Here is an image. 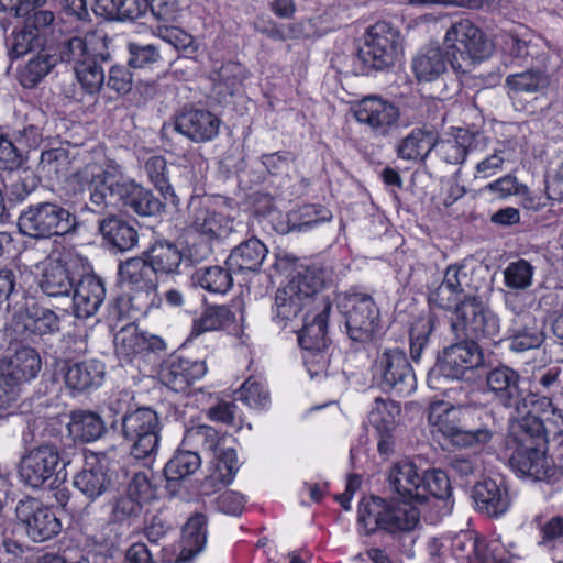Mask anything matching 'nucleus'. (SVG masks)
<instances>
[{"instance_id": "f257e3e1", "label": "nucleus", "mask_w": 563, "mask_h": 563, "mask_svg": "<svg viewBox=\"0 0 563 563\" xmlns=\"http://www.w3.org/2000/svg\"><path fill=\"white\" fill-rule=\"evenodd\" d=\"M68 183L76 191H88L93 212L101 213L122 203L141 217H152L164 208L150 189L125 176L122 166L112 159L86 164L68 178Z\"/></svg>"}, {"instance_id": "f03ea898", "label": "nucleus", "mask_w": 563, "mask_h": 563, "mask_svg": "<svg viewBox=\"0 0 563 563\" xmlns=\"http://www.w3.org/2000/svg\"><path fill=\"white\" fill-rule=\"evenodd\" d=\"M64 437L43 439L41 444L26 448L18 464V476L29 487L40 488L53 478L58 467L70 463L71 441Z\"/></svg>"}, {"instance_id": "7ed1b4c3", "label": "nucleus", "mask_w": 563, "mask_h": 563, "mask_svg": "<svg viewBox=\"0 0 563 563\" xmlns=\"http://www.w3.org/2000/svg\"><path fill=\"white\" fill-rule=\"evenodd\" d=\"M323 282V273L319 268L298 269L275 294L273 321L282 328L290 325L306 308L320 301L316 295L322 288Z\"/></svg>"}, {"instance_id": "20e7f679", "label": "nucleus", "mask_w": 563, "mask_h": 563, "mask_svg": "<svg viewBox=\"0 0 563 563\" xmlns=\"http://www.w3.org/2000/svg\"><path fill=\"white\" fill-rule=\"evenodd\" d=\"M443 45L452 69L457 74L472 71L476 62L489 56L493 44L471 20L460 19L446 30Z\"/></svg>"}, {"instance_id": "39448f33", "label": "nucleus", "mask_w": 563, "mask_h": 563, "mask_svg": "<svg viewBox=\"0 0 563 563\" xmlns=\"http://www.w3.org/2000/svg\"><path fill=\"white\" fill-rule=\"evenodd\" d=\"M79 225L68 209L49 201L27 206L19 216L20 232L33 239H48L74 233Z\"/></svg>"}, {"instance_id": "423d86ee", "label": "nucleus", "mask_w": 563, "mask_h": 563, "mask_svg": "<svg viewBox=\"0 0 563 563\" xmlns=\"http://www.w3.org/2000/svg\"><path fill=\"white\" fill-rule=\"evenodd\" d=\"M121 424L123 437L132 442V456L152 462L159 449L161 424L156 411L142 407L125 412Z\"/></svg>"}, {"instance_id": "0eeeda50", "label": "nucleus", "mask_w": 563, "mask_h": 563, "mask_svg": "<svg viewBox=\"0 0 563 563\" xmlns=\"http://www.w3.org/2000/svg\"><path fill=\"white\" fill-rule=\"evenodd\" d=\"M451 331L459 340L494 339L499 333V319L473 294L454 309Z\"/></svg>"}, {"instance_id": "6e6552de", "label": "nucleus", "mask_w": 563, "mask_h": 563, "mask_svg": "<svg viewBox=\"0 0 563 563\" xmlns=\"http://www.w3.org/2000/svg\"><path fill=\"white\" fill-rule=\"evenodd\" d=\"M338 307L345 319L347 335L355 342H368L379 328L380 312L372 296L362 292L344 294Z\"/></svg>"}, {"instance_id": "1a4fd4ad", "label": "nucleus", "mask_w": 563, "mask_h": 563, "mask_svg": "<svg viewBox=\"0 0 563 563\" xmlns=\"http://www.w3.org/2000/svg\"><path fill=\"white\" fill-rule=\"evenodd\" d=\"M428 420L433 432L441 433L453 445L481 449L489 443L494 431L485 426L465 429L457 422V411L444 402H435L429 409Z\"/></svg>"}, {"instance_id": "9d476101", "label": "nucleus", "mask_w": 563, "mask_h": 563, "mask_svg": "<svg viewBox=\"0 0 563 563\" xmlns=\"http://www.w3.org/2000/svg\"><path fill=\"white\" fill-rule=\"evenodd\" d=\"M398 32L387 22H377L371 26L366 42L357 54L364 74L384 70L395 63L398 54Z\"/></svg>"}, {"instance_id": "9b49d317", "label": "nucleus", "mask_w": 563, "mask_h": 563, "mask_svg": "<svg viewBox=\"0 0 563 563\" xmlns=\"http://www.w3.org/2000/svg\"><path fill=\"white\" fill-rule=\"evenodd\" d=\"M398 32L387 22H377L371 26L366 42L357 54L364 74L384 70L395 63L398 54Z\"/></svg>"}, {"instance_id": "f8f14e48", "label": "nucleus", "mask_w": 563, "mask_h": 563, "mask_svg": "<svg viewBox=\"0 0 563 563\" xmlns=\"http://www.w3.org/2000/svg\"><path fill=\"white\" fill-rule=\"evenodd\" d=\"M398 32L387 22H377L371 26L366 42L357 54L364 74L384 70L395 63L398 54Z\"/></svg>"}, {"instance_id": "ddd939ff", "label": "nucleus", "mask_w": 563, "mask_h": 563, "mask_svg": "<svg viewBox=\"0 0 563 563\" xmlns=\"http://www.w3.org/2000/svg\"><path fill=\"white\" fill-rule=\"evenodd\" d=\"M375 375L385 390L409 394L415 389V374L406 353L398 349H386L375 361Z\"/></svg>"}, {"instance_id": "4468645a", "label": "nucleus", "mask_w": 563, "mask_h": 563, "mask_svg": "<svg viewBox=\"0 0 563 563\" xmlns=\"http://www.w3.org/2000/svg\"><path fill=\"white\" fill-rule=\"evenodd\" d=\"M485 383L498 405L518 415L527 411V391L520 386L521 376L517 371L505 365L497 366L487 372Z\"/></svg>"}, {"instance_id": "2eb2a0df", "label": "nucleus", "mask_w": 563, "mask_h": 563, "mask_svg": "<svg viewBox=\"0 0 563 563\" xmlns=\"http://www.w3.org/2000/svg\"><path fill=\"white\" fill-rule=\"evenodd\" d=\"M16 518L23 526L26 534L34 542H44L57 536L62 530V523L53 509L44 507L35 498L20 500L16 509Z\"/></svg>"}, {"instance_id": "dca6fc26", "label": "nucleus", "mask_w": 563, "mask_h": 563, "mask_svg": "<svg viewBox=\"0 0 563 563\" xmlns=\"http://www.w3.org/2000/svg\"><path fill=\"white\" fill-rule=\"evenodd\" d=\"M109 37L102 30H93L82 35H70L58 44V59L78 66L92 57L110 60Z\"/></svg>"}, {"instance_id": "f3484780", "label": "nucleus", "mask_w": 563, "mask_h": 563, "mask_svg": "<svg viewBox=\"0 0 563 563\" xmlns=\"http://www.w3.org/2000/svg\"><path fill=\"white\" fill-rule=\"evenodd\" d=\"M355 119L376 136H388L397 129L400 112L394 103L377 96L363 98L354 108Z\"/></svg>"}, {"instance_id": "a211bd4d", "label": "nucleus", "mask_w": 563, "mask_h": 563, "mask_svg": "<svg viewBox=\"0 0 563 563\" xmlns=\"http://www.w3.org/2000/svg\"><path fill=\"white\" fill-rule=\"evenodd\" d=\"M331 311L330 302L322 298L318 302V311L310 320V312L305 314V324L298 334L299 345L310 353L311 357L319 356L318 363L324 367L329 358L325 351L330 345L328 336V320Z\"/></svg>"}, {"instance_id": "6ab92c4d", "label": "nucleus", "mask_w": 563, "mask_h": 563, "mask_svg": "<svg viewBox=\"0 0 563 563\" xmlns=\"http://www.w3.org/2000/svg\"><path fill=\"white\" fill-rule=\"evenodd\" d=\"M153 496L152 485L144 473H136L124 492L112 500L110 519L123 523L141 516L144 503Z\"/></svg>"}, {"instance_id": "aec40b11", "label": "nucleus", "mask_w": 563, "mask_h": 563, "mask_svg": "<svg viewBox=\"0 0 563 563\" xmlns=\"http://www.w3.org/2000/svg\"><path fill=\"white\" fill-rule=\"evenodd\" d=\"M484 364V355L472 340H461L443 350L439 358L440 372L451 379H462L465 374Z\"/></svg>"}, {"instance_id": "412c9836", "label": "nucleus", "mask_w": 563, "mask_h": 563, "mask_svg": "<svg viewBox=\"0 0 563 563\" xmlns=\"http://www.w3.org/2000/svg\"><path fill=\"white\" fill-rule=\"evenodd\" d=\"M219 128V118L207 109L185 107L174 119L175 131L197 143L214 139Z\"/></svg>"}, {"instance_id": "4be33fe9", "label": "nucleus", "mask_w": 563, "mask_h": 563, "mask_svg": "<svg viewBox=\"0 0 563 563\" xmlns=\"http://www.w3.org/2000/svg\"><path fill=\"white\" fill-rule=\"evenodd\" d=\"M544 324L528 310L512 309L508 321L509 347L514 352L538 349L544 341Z\"/></svg>"}, {"instance_id": "5701e85b", "label": "nucleus", "mask_w": 563, "mask_h": 563, "mask_svg": "<svg viewBox=\"0 0 563 563\" xmlns=\"http://www.w3.org/2000/svg\"><path fill=\"white\" fill-rule=\"evenodd\" d=\"M467 274L463 266L450 265L439 286L429 292V302L438 308L455 309L473 294L466 283Z\"/></svg>"}, {"instance_id": "b1692460", "label": "nucleus", "mask_w": 563, "mask_h": 563, "mask_svg": "<svg viewBox=\"0 0 563 563\" xmlns=\"http://www.w3.org/2000/svg\"><path fill=\"white\" fill-rule=\"evenodd\" d=\"M191 228L210 240L228 239L236 231L234 219L211 210L197 198L189 205Z\"/></svg>"}, {"instance_id": "393cba45", "label": "nucleus", "mask_w": 563, "mask_h": 563, "mask_svg": "<svg viewBox=\"0 0 563 563\" xmlns=\"http://www.w3.org/2000/svg\"><path fill=\"white\" fill-rule=\"evenodd\" d=\"M205 362L183 357L169 360L161 369L159 377L164 385L176 393H185L189 386L205 376Z\"/></svg>"}, {"instance_id": "a878e982", "label": "nucleus", "mask_w": 563, "mask_h": 563, "mask_svg": "<svg viewBox=\"0 0 563 563\" xmlns=\"http://www.w3.org/2000/svg\"><path fill=\"white\" fill-rule=\"evenodd\" d=\"M70 256L52 257L40 279L41 290L49 297H69L76 285L70 273Z\"/></svg>"}, {"instance_id": "bb28decb", "label": "nucleus", "mask_w": 563, "mask_h": 563, "mask_svg": "<svg viewBox=\"0 0 563 563\" xmlns=\"http://www.w3.org/2000/svg\"><path fill=\"white\" fill-rule=\"evenodd\" d=\"M73 295L74 314L87 319L96 314L101 307L106 289L103 282L95 275H86L75 285Z\"/></svg>"}, {"instance_id": "cd10ccee", "label": "nucleus", "mask_w": 563, "mask_h": 563, "mask_svg": "<svg viewBox=\"0 0 563 563\" xmlns=\"http://www.w3.org/2000/svg\"><path fill=\"white\" fill-rule=\"evenodd\" d=\"M473 499L477 509L488 517H499L510 507V497L506 485L486 478L473 488Z\"/></svg>"}, {"instance_id": "c85d7f7f", "label": "nucleus", "mask_w": 563, "mask_h": 563, "mask_svg": "<svg viewBox=\"0 0 563 563\" xmlns=\"http://www.w3.org/2000/svg\"><path fill=\"white\" fill-rule=\"evenodd\" d=\"M427 507L412 499L388 501L385 531L389 533L410 532L419 527Z\"/></svg>"}, {"instance_id": "c756f323", "label": "nucleus", "mask_w": 563, "mask_h": 563, "mask_svg": "<svg viewBox=\"0 0 563 563\" xmlns=\"http://www.w3.org/2000/svg\"><path fill=\"white\" fill-rule=\"evenodd\" d=\"M114 345L117 353L128 358L144 352H158L165 349V343L159 336L140 332L132 324L122 328L115 334Z\"/></svg>"}, {"instance_id": "7c9ffc66", "label": "nucleus", "mask_w": 563, "mask_h": 563, "mask_svg": "<svg viewBox=\"0 0 563 563\" xmlns=\"http://www.w3.org/2000/svg\"><path fill=\"white\" fill-rule=\"evenodd\" d=\"M111 485L109 468L96 459L87 461L84 468L74 477V486L91 500L103 495Z\"/></svg>"}, {"instance_id": "2f4dec72", "label": "nucleus", "mask_w": 563, "mask_h": 563, "mask_svg": "<svg viewBox=\"0 0 563 563\" xmlns=\"http://www.w3.org/2000/svg\"><path fill=\"white\" fill-rule=\"evenodd\" d=\"M545 445L518 446L510 457L512 467L522 475L538 481L550 477L553 472L544 455Z\"/></svg>"}, {"instance_id": "473e14b6", "label": "nucleus", "mask_w": 563, "mask_h": 563, "mask_svg": "<svg viewBox=\"0 0 563 563\" xmlns=\"http://www.w3.org/2000/svg\"><path fill=\"white\" fill-rule=\"evenodd\" d=\"M121 284L129 290L150 295L155 290V273L144 257L126 260L119 267Z\"/></svg>"}, {"instance_id": "72a5a7b5", "label": "nucleus", "mask_w": 563, "mask_h": 563, "mask_svg": "<svg viewBox=\"0 0 563 563\" xmlns=\"http://www.w3.org/2000/svg\"><path fill=\"white\" fill-rule=\"evenodd\" d=\"M388 483L400 498L416 501V495L420 494L422 473L413 461L401 460L390 467Z\"/></svg>"}, {"instance_id": "f704fd0d", "label": "nucleus", "mask_w": 563, "mask_h": 563, "mask_svg": "<svg viewBox=\"0 0 563 563\" xmlns=\"http://www.w3.org/2000/svg\"><path fill=\"white\" fill-rule=\"evenodd\" d=\"M106 426L102 418L93 412L86 410H76L70 413L68 422L69 434L64 437V441H71V452L75 450L74 441L79 440L85 443L93 442L106 433Z\"/></svg>"}, {"instance_id": "c9c22d12", "label": "nucleus", "mask_w": 563, "mask_h": 563, "mask_svg": "<svg viewBox=\"0 0 563 563\" xmlns=\"http://www.w3.org/2000/svg\"><path fill=\"white\" fill-rule=\"evenodd\" d=\"M510 420L512 421L511 435L518 446L545 445L549 441L542 418L530 413V410L527 409L523 415L512 411Z\"/></svg>"}, {"instance_id": "e433bc0d", "label": "nucleus", "mask_w": 563, "mask_h": 563, "mask_svg": "<svg viewBox=\"0 0 563 563\" xmlns=\"http://www.w3.org/2000/svg\"><path fill=\"white\" fill-rule=\"evenodd\" d=\"M267 254L266 246L256 238L234 247L225 261L233 273L258 272Z\"/></svg>"}, {"instance_id": "4c0bfd02", "label": "nucleus", "mask_w": 563, "mask_h": 563, "mask_svg": "<svg viewBox=\"0 0 563 563\" xmlns=\"http://www.w3.org/2000/svg\"><path fill=\"white\" fill-rule=\"evenodd\" d=\"M448 64L446 48L429 45L412 59V69L419 81H433L446 71Z\"/></svg>"}, {"instance_id": "58836bf2", "label": "nucleus", "mask_w": 563, "mask_h": 563, "mask_svg": "<svg viewBox=\"0 0 563 563\" xmlns=\"http://www.w3.org/2000/svg\"><path fill=\"white\" fill-rule=\"evenodd\" d=\"M435 132L415 128L397 145V155L405 161H424L435 146Z\"/></svg>"}, {"instance_id": "ea45409f", "label": "nucleus", "mask_w": 563, "mask_h": 563, "mask_svg": "<svg viewBox=\"0 0 563 563\" xmlns=\"http://www.w3.org/2000/svg\"><path fill=\"white\" fill-rule=\"evenodd\" d=\"M143 255L155 274L176 273L183 261L177 245L165 240L154 242Z\"/></svg>"}, {"instance_id": "a19ab883", "label": "nucleus", "mask_w": 563, "mask_h": 563, "mask_svg": "<svg viewBox=\"0 0 563 563\" xmlns=\"http://www.w3.org/2000/svg\"><path fill=\"white\" fill-rule=\"evenodd\" d=\"M99 231L109 244L121 252L131 250L137 243L136 230L115 216L100 220Z\"/></svg>"}, {"instance_id": "79ce46f5", "label": "nucleus", "mask_w": 563, "mask_h": 563, "mask_svg": "<svg viewBox=\"0 0 563 563\" xmlns=\"http://www.w3.org/2000/svg\"><path fill=\"white\" fill-rule=\"evenodd\" d=\"M41 365V357L34 349L21 346L9 358L3 369L10 373L13 379L26 384L37 376Z\"/></svg>"}, {"instance_id": "37998d69", "label": "nucleus", "mask_w": 563, "mask_h": 563, "mask_svg": "<svg viewBox=\"0 0 563 563\" xmlns=\"http://www.w3.org/2000/svg\"><path fill=\"white\" fill-rule=\"evenodd\" d=\"M473 142L474 135L472 133L464 129H457L450 139L439 141L438 134H435V146L433 150L437 151L440 158L445 163L459 165L464 163Z\"/></svg>"}, {"instance_id": "c03bdc74", "label": "nucleus", "mask_w": 563, "mask_h": 563, "mask_svg": "<svg viewBox=\"0 0 563 563\" xmlns=\"http://www.w3.org/2000/svg\"><path fill=\"white\" fill-rule=\"evenodd\" d=\"M451 495L449 476L441 470L422 472L420 494L416 495V501L429 510L432 499H445Z\"/></svg>"}, {"instance_id": "a18cd8bd", "label": "nucleus", "mask_w": 563, "mask_h": 563, "mask_svg": "<svg viewBox=\"0 0 563 563\" xmlns=\"http://www.w3.org/2000/svg\"><path fill=\"white\" fill-rule=\"evenodd\" d=\"M388 501L379 497L364 498L358 506L357 521L366 534L384 530L386 526Z\"/></svg>"}, {"instance_id": "49530a36", "label": "nucleus", "mask_w": 563, "mask_h": 563, "mask_svg": "<svg viewBox=\"0 0 563 563\" xmlns=\"http://www.w3.org/2000/svg\"><path fill=\"white\" fill-rule=\"evenodd\" d=\"M103 378V369L99 363L81 362L71 364L65 374L66 385L74 390L85 391L99 385Z\"/></svg>"}, {"instance_id": "de8ad7c7", "label": "nucleus", "mask_w": 563, "mask_h": 563, "mask_svg": "<svg viewBox=\"0 0 563 563\" xmlns=\"http://www.w3.org/2000/svg\"><path fill=\"white\" fill-rule=\"evenodd\" d=\"M232 273L229 266H206L196 269L192 279L209 292L225 294L233 285Z\"/></svg>"}, {"instance_id": "09e8293b", "label": "nucleus", "mask_w": 563, "mask_h": 563, "mask_svg": "<svg viewBox=\"0 0 563 563\" xmlns=\"http://www.w3.org/2000/svg\"><path fill=\"white\" fill-rule=\"evenodd\" d=\"M207 541V517L203 514H195L189 518L183 529L181 558L187 560L198 554Z\"/></svg>"}, {"instance_id": "8fccbe9b", "label": "nucleus", "mask_w": 563, "mask_h": 563, "mask_svg": "<svg viewBox=\"0 0 563 563\" xmlns=\"http://www.w3.org/2000/svg\"><path fill=\"white\" fill-rule=\"evenodd\" d=\"M25 314L24 328L35 334L45 335L59 331V317L49 308L38 306L35 302L26 303Z\"/></svg>"}, {"instance_id": "3c124183", "label": "nucleus", "mask_w": 563, "mask_h": 563, "mask_svg": "<svg viewBox=\"0 0 563 563\" xmlns=\"http://www.w3.org/2000/svg\"><path fill=\"white\" fill-rule=\"evenodd\" d=\"M200 466L201 457L198 452L189 448L183 449L176 451L166 463L164 475L168 482H178L196 473Z\"/></svg>"}, {"instance_id": "603ef678", "label": "nucleus", "mask_w": 563, "mask_h": 563, "mask_svg": "<svg viewBox=\"0 0 563 563\" xmlns=\"http://www.w3.org/2000/svg\"><path fill=\"white\" fill-rule=\"evenodd\" d=\"M540 41L532 35L508 33L503 38V48L512 59L528 62L539 56Z\"/></svg>"}, {"instance_id": "864d4df0", "label": "nucleus", "mask_w": 563, "mask_h": 563, "mask_svg": "<svg viewBox=\"0 0 563 563\" xmlns=\"http://www.w3.org/2000/svg\"><path fill=\"white\" fill-rule=\"evenodd\" d=\"M31 0H24L11 8L14 16L24 20V25L41 35L55 21V14L51 10L38 9Z\"/></svg>"}, {"instance_id": "5fc2aeb1", "label": "nucleus", "mask_w": 563, "mask_h": 563, "mask_svg": "<svg viewBox=\"0 0 563 563\" xmlns=\"http://www.w3.org/2000/svg\"><path fill=\"white\" fill-rule=\"evenodd\" d=\"M56 55L41 52L31 58L19 74L20 82L25 88L35 87L56 66Z\"/></svg>"}, {"instance_id": "6e6d98bb", "label": "nucleus", "mask_w": 563, "mask_h": 563, "mask_svg": "<svg viewBox=\"0 0 563 563\" xmlns=\"http://www.w3.org/2000/svg\"><path fill=\"white\" fill-rule=\"evenodd\" d=\"M243 68L239 63H225L210 75L217 93L232 96L243 81Z\"/></svg>"}, {"instance_id": "4d7b16f0", "label": "nucleus", "mask_w": 563, "mask_h": 563, "mask_svg": "<svg viewBox=\"0 0 563 563\" xmlns=\"http://www.w3.org/2000/svg\"><path fill=\"white\" fill-rule=\"evenodd\" d=\"M145 172L157 190L166 201L173 205L178 203L167 175V162L163 156H152L145 162Z\"/></svg>"}, {"instance_id": "13d9d810", "label": "nucleus", "mask_w": 563, "mask_h": 563, "mask_svg": "<svg viewBox=\"0 0 563 563\" xmlns=\"http://www.w3.org/2000/svg\"><path fill=\"white\" fill-rule=\"evenodd\" d=\"M534 266L525 258L510 262L503 272L504 284L511 290H526L532 285Z\"/></svg>"}, {"instance_id": "bf43d9fd", "label": "nucleus", "mask_w": 563, "mask_h": 563, "mask_svg": "<svg viewBox=\"0 0 563 563\" xmlns=\"http://www.w3.org/2000/svg\"><path fill=\"white\" fill-rule=\"evenodd\" d=\"M69 166L70 157L68 151L52 148L42 153L38 169L45 177L58 180L67 175Z\"/></svg>"}, {"instance_id": "052dcab7", "label": "nucleus", "mask_w": 563, "mask_h": 563, "mask_svg": "<svg viewBox=\"0 0 563 563\" xmlns=\"http://www.w3.org/2000/svg\"><path fill=\"white\" fill-rule=\"evenodd\" d=\"M400 412L401 409L397 402L376 398L368 413V421L375 430H395Z\"/></svg>"}, {"instance_id": "680f3d73", "label": "nucleus", "mask_w": 563, "mask_h": 563, "mask_svg": "<svg viewBox=\"0 0 563 563\" xmlns=\"http://www.w3.org/2000/svg\"><path fill=\"white\" fill-rule=\"evenodd\" d=\"M220 443L219 432L206 424L194 426L186 430L183 445L190 450L214 452Z\"/></svg>"}, {"instance_id": "e2e57ef3", "label": "nucleus", "mask_w": 563, "mask_h": 563, "mask_svg": "<svg viewBox=\"0 0 563 563\" xmlns=\"http://www.w3.org/2000/svg\"><path fill=\"white\" fill-rule=\"evenodd\" d=\"M550 84L545 73L540 70H526L507 76L506 85L514 92H539Z\"/></svg>"}, {"instance_id": "0e129e2a", "label": "nucleus", "mask_w": 563, "mask_h": 563, "mask_svg": "<svg viewBox=\"0 0 563 563\" xmlns=\"http://www.w3.org/2000/svg\"><path fill=\"white\" fill-rule=\"evenodd\" d=\"M100 63H103L100 57H92L78 66H74L78 81L89 93L98 92L104 82V74Z\"/></svg>"}, {"instance_id": "69168bd1", "label": "nucleus", "mask_w": 563, "mask_h": 563, "mask_svg": "<svg viewBox=\"0 0 563 563\" xmlns=\"http://www.w3.org/2000/svg\"><path fill=\"white\" fill-rule=\"evenodd\" d=\"M231 320V311L224 306L209 307L194 322L192 334L199 335L207 331L218 330Z\"/></svg>"}, {"instance_id": "338daca9", "label": "nucleus", "mask_w": 563, "mask_h": 563, "mask_svg": "<svg viewBox=\"0 0 563 563\" xmlns=\"http://www.w3.org/2000/svg\"><path fill=\"white\" fill-rule=\"evenodd\" d=\"M49 437H64L56 427L49 424L43 418H35L27 421V426L22 433V442L25 446H34L41 444L43 439Z\"/></svg>"}, {"instance_id": "774afa93", "label": "nucleus", "mask_w": 563, "mask_h": 563, "mask_svg": "<svg viewBox=\"0 0 563 563\" xmlns=\"http://www.w3.org/2000/svg\"><path fill=\"white\" fill-rule=\"evenodd\" d=\"M42 45L41 35L23 25L12 33L11 58H20Z\"/></svg>"}]
</instances>
